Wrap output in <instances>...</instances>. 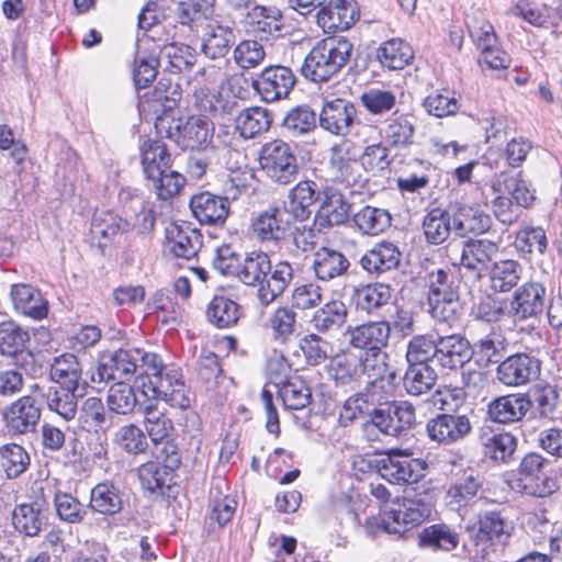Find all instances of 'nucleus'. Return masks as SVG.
Segmentation results:
<instances>
[{
  "label": "nucleus",
  "instance_id": "nucleus-45",
  "mask_svg": "<svg viewBox=\"0 0 562 562\" xmlns=\"http://www.w3.org/2000/svg\"><path fill=\"white\" fill-rule=\"evenodd\" d=\"M282 12L274 5H254L245 16L251 31L261 38H268L282 30Z\"/></svg>",
  "mask_w": 562,
  "mask_h": 562
},
{
  "label": "nucleus",
  "instance_id": "nucleus-20",
  "mask_svg": "<svg viewBox=\"0 0 562 562\" xmlns=\"http://www.w3.org/2000/svg\"><path fill=\"white\" fill-rule=\"evenodd\" d=\"M10 300L15 313L33 321H43L49 312V304L41 289L31 283H14L10 286Z\"/></svg>",
  "mask_w": 562,
  "mask_h": 562
},
{
  "label": "nucleus",
  "instance_id": "nucleus-5",
  "mask_svg": "<svg viewBox=\"0 0 562 562\" xmlns=\"http://www.w3.org/2000/svg\"><path fill=\"white\" fill-rule=\"evenodd\" d=\"M431 508V504L420 495L411 497L406 494L393 502L382 516L369 518L367 525L373 532L402 535L424 522L430 516Z\"/></svg>",
  "mask_w": 562,
  "mask_h": 562
},
{
  "label": "nucleus",
  "instance_id": "nucleus-13",
  "mask_svg": "<svg viewBox=\"0 0 562 562\" xmlns=\"http://www.w3.org/2000/svg\"><path fill=\"white\" fill-rule=\"evenodd\" d=\"M42 416L41 405L32 395H23L1 412L4 429L11 437L34 432Z\"/></svg>",
  "mask_w": 562,
  "mask_h": 562
},
{
  "label": "nucleus",
  "instance_id": "nucleus-42",
  "mask_svg": "<svg viewBox=\"0 0 562 562\" xmlns=\"http://www.w3.org/2000/svg\"><path fill=\"white\" fill-rule=\"evenodd\" d=\"M512 529L501 512L486 510L479 516L477 530L473 539L477 544L494 540L504 543L510 537Z\"/></svg>",
  "mask_w": 562,
  "mask_h": 562
},
{
  "label": "nucleus",
  "instance_id": "nucleus-4",
  "mask_svg": "<svg viewBox=\"0 0 562 562\" xmlns=\"http://www.w3.org/2000/svg\"><path fill=\"white\" fill-rule=\"evenodd\" d=\"M428 312L438 323H446L450 328L460 326L463 306L453 276L437 269L428 274Z\"/></svg>",
  "mask_w": 562,
  "mask_h": 562
},
{
  "label": "nucleus",
  "instance_id": "nucleus-28",
  "mask_svg": "<svg viewBox=\"0 0 562 562\" xmlns=\"http://www.w3.org/2000/svg\"><path fill=\"white\" fill-rule=\"evenodd\" d=\"M46 522V502L42 498L19 504L12 512L13 528L25 537L38 536Z\"/></svg>",
  "mask_w": 562,
  "mask_h": 562
},
{
  "label": "nucleus",
  "instance_id": "nucleus-14",
  "mask_svg": "<svg viewBox=\"0 0 562 562\" xmlns=\"http://www.w3.org/2000/svg\"><path fill=\"white\" fill-rule=\"evenodd\" d=\"M472 431L470 418L463 414H437L426 424V435L439 446H451L464 440Z\"/></svg>",
  "mask_w": 562,
  "mask_h": 562
},
{
  "label": "nucleus",
  "instance_id": "nucleus-48",
  "mask_svg": "<svg viewBox=\"0 0 562 562\" xmlns=\"http://www.w3.org/2000/svg\"><path fill=\"white\" fill-rule=\"evenodd\" d=\"M348 310L340 300H331L315 311L311 318L313 328L322 334L339 330L347 321Z\"/></svg>",
  "mask_w": 562,
  "mask_h": 562
},
{
  "label": "nucleus",
  "instance_id": "nucleus-47",
  "mask_svg": "<svg viewBox=\"0 0 562 562\" xmlns=\"http://www.w3.org/2000/svg\"><path fill=\"white\" fill-rule=\"evenodd\" d=\"M491 288L495 292L506 293L517 286L521 279L524 268L514 259H503L492 263L487 270Z\"/></svg>",
  "mask_w": 562,
  "mask_h": 562
},
{
  "label": "nucleus",
  "instance_id": "nucleus-18",
  "mask_svg": "<svg viewBox=\"0 0 562 562\" xmlns=\"http://www.w3.org/2000/svg\"><path fill=\"white\" fill-rule=\"evenodd\" d=\"M351 267V261L345 252L328 246L316 249L311 263L315 279L323 283L347 279Z\"/></svg>",
  "mask_w": 562,
  "mask_h": 562
},
{
  "label": "nucleus",
  "instance_id": "nucleus-38",
  "mask_svg": "<svg viewBox=\"0 0 562 562\" xmlns=\"http://www.w3.org/2000/svg\"><path fill=\"white\" fill-rule=\"evenodd\" d=\"M324 196L315 215L314 225L318 229H324L344 224L349 217L350 204L344 200L342 194L333 192L330 189L324 191Z\"/></svg>",
  "mask_w": 562,
  "mask_h": 562
},
{
  "label": "nucleus",
  "instance_id": "nucleus-11",
  "mask_svg": "<svg viewBox=\"0 0 562 562\" xmlns=\"http://www.w3.org/2000/svg\"><path fill=\"white\" fill-rule=\"evenodd\" d=\"M252 232L257 239L270 251L289 248L291 223L285 207L270 206L252 221Z\"/></svg>",
  "mask_w": 562,
  "mask_h": 562
},
{
  "label": "nucleus",
  "instance_id": "nucleus-53",
  "mask_svg": "<svg viewBox=\"0 0 562 562\" xmlns=\"http://www.w3.org/2000/svg\"><path fill=\"white\" fill-rule=\"evenodd\" d=\"M420 548L451 551L459 544V533L446 524H436L422 530L418 536Z\"/></svg>",
  "mask_w": 562,
  "mask_h": 562
},
{
  "label": "nucleus",
  "instance_id": "nucleus-2",
  "mask_svg": "<svg viewBox=\"0 0 562 562\" xmlns=\"http://www.w3.org/2000/svg\"><path fill=\"white\" fill-rule=\"evenodd\" d=\"M138 150L144 177L158 199L167 200L178 194L186 180L172 169L173 159L167 145L161 139L140 137Z\"/></svg>",
  "mask_w": 562,
  "mask_h": 562
},
{
  "label": "nucleus",
  "instance_id": "nucleus-35",
  "mask_svg": "<svg viewBox=\"0 0 562 562\" xmlns=\"http://www.w3.org/2000/svg\"><path fill=\"white\" fill-rule=\"evenodd\" d=\"M288 213L297 221H306L312 214V207L321 199L316 182L304 180L296 183L288 194Z\"/></svg>",
  "mask_w": 562,
  "mask_h": 562
},
{
  "label": "nucleus",
  "instance_id": "nucleus-30",
  "mask_svg": "<svg viewBox=\"0 0 562 562\" xmlns=\"http://www.w3.org/2000/svg\"><path fill=\"white\" fill-rule=\"evenodd\" d=\"M222 69L214 65L200 68L190 79L189 85L200 109L204 112H216L214 91L222 78Z\"/></svg>",
  "mask_w": 562,
  "mask_h": 562
},
{
  "label": "nucleus",
  "instance_id": "nucleus-33",
  "mask_svg": "<svg viewBox=\"0 0 562 562\" xmlns=\"http://www.w3.org/2000/svg\"><path fill=\"white\" fill-rule=\"evenodd\" d=\"M479 441L483 454L495 462H508L517 448V440L512 434L496 432L490 426L480 429Z\"/></svg>",
  "mask_w": 562,
  "mask_h": 562
},
{
  "label": "nucleus",
  "instance_id": "nucleus-55",
  "mask_svg": "<svg viewBox=\"0 0 562 562\" xmlns=\"http://www.w3.org/2000/svg\"><path fill=\"white\" fill-rule=\"evenodd\" d=\"M318 115L307 104L292 108L282 121V127L294 137L307 135L317 127Z\"/></svg>",
  "mask_w": 562,
  "mask_h": 562
},
{
  "label": "nucleus",
  "instance_id": "nucleus-61",
  "mask_svg": "<svg viewBox=\"0 0 562 562\" xmlns=\"http://www.w3.org/2000/svg\"><path fill=\"white\" fill-rule=\"evenodd\" d=\"M437 372L431 366L407 364L403 385L407 394L419 396L428 393L436 384Z\"/></svg>",
  "mask_w": 562,
  "mask_h": 562
},
{
  "label": "nucleus",
  "instance_id": "nucleus-26",
  "mask_svg": "<svg viewBox=\"0 0 562 562\" xmlns=\"http://www.w3.org/2000/svg\"><path fill=\"white\" fill-rule=\"evenodd\" d=\"M499 250V243L487 238H469L462 244L460 265L481 277L491 268L493 258Z\"/></svg>",
  "mask_w": 562,
  "mask_h": 562
},
{
  "label": "nucleus",
  "instance_id": "nucleus-12",
  "mask_svg": "<svg viewBox=\"0 0 562 562\" xmlns=\"http://www.w3.org/2000/svg\"><path fill=\"white\" fill-rule=\"evenodd\" d=\"M426 469V461L415 459L400 449L391 450L378 461L381 477L397 485L419 482L425 476Z\"/></svg>",
  "mask_w": 562,
  "mask_h": 562
},
{
  "label": "nucleus",
  "instance_id": "nucleus-43",
  "mask_svg": "<svg viewBox=\"0 0 562 562\" xmlns=\"http://www.w3.org/2000/svg\"><path fill=\"white\" fill-rule=\"evenodd\" d=\"M49 378L57 385L78 391L82 378V366L72 353H63L56 357L50 364Z\"/></svg>",
  "mask_w": 562,
  "mask_h": 562
},
{
  "label": "nucleus",
  "instance_id": "nucleus-52",
  "mask_svg": "<svg viewBox=\"0 0 562 562\" xmlns=\"http://www.w3.org/2000/svg\"><path fill=\"white\" fill-rule=\"evenodd\" d=\"M352 221L363 235L376 236L391 226L392 216L384 209L366 205L353 214Z\"/></svg>",
  "mask_w": 562,
  "mask_h": 562
},
{
  "label": "nucleus",
  "instance_id": "nucleus-49",
  "mask_svg": "<svg viewBox=\"0 0 562 562\" xmlns=\"http://www.w3.org/2000/svg\"><path fill=\"white\" fill-rule=\"evenodd\" d=\"M241 314L240 305L224 295H215L206 307L207 321L221 329L236 325Z\"/></svg>",
  "mask_w": 562,
  "mask_h": 562
},
{
  "label": "nucleus",
  "instance_id": "nucleus-1",
  "mask_svg": "<svg viewBox=\"0 0 562 562\" xmlns=\"http://www.w3.org/2000/svg\"><path fill=\"white\" fill-rule=\"evenodd\" d=\"M138 353L137 373L150 379L155 398H160L169 406L188 409L191 406L192 393L186 384L182 370L176 364H165L159 355L136 348Z\"/></svg>",
  "mask_w": 562,
  "mask_h": 562
},
{
  "label": "nucleus",
  "instance_id": "nucleus-46",
  "mask_svg": "<svg viewBox=\"0 0 562 562\" xmlns=\"http://www.w3.org/2000/svg\"><path fill=\"white\" fill-rule=\"evenodd\" d=\"M422 228L428 244L441 245L453 231L451 212L441 207L428 210L423 218Z\"/></svg>",
  "mask_w": 562,
  "mask_h": 562
},
{
  "label": "nucleus",
  "instance_id": "nucleus-15",
  "mask_svg": "<svg viewBox=\"0 0 562 562\" xmlns=\"http://www.w3.org/2000/svg\"><path fill=\"white\" fill-rule=\"evenodd\" d=\"M295 83L296 77L291 68L271 65L254 80L252 87L265 102L271 103L288 98Z\"/></svg>",
  "mask_w": 562,
  "mask_h": 562
},
{
  "label": "nucleus",
  "instance_id": "nucleus-24",
  "mask_svg": "<svg viewBox=\"0 0 562 562\" xmlns=\"http://www.w3.org/2000/svg\"><path fill=\"white\" fill-rule=\"evenodd\" d=\"M436 342L438 351L435 362L443 369L463 368L473 356L469 340L460 334H436Z\"/></svg>",
  "mask_w": 562,
  "mask_h": 562
},
{
  "label": "nucleus",
  "instance_id": "nucleus-58",
  "mask_svg": "<svg viewBox=\"0 0 562 562\" xmlns=\"http://www.w3.org/2000/svg\"><path fill=\"white\" fill-rule=\"evenodd\" d=\"M526 394L530 409L535 407L541 418H554L559 403L557 386L549 383H538L531 386Z\"/></svg>",
  "mask_w": 562,
  "mask_h": 562
},
{
  "label": "nucleus",
  "instance_id": "nucleus-64",
  "mask_svg": "<svg viewBox=\"0 0 562 562\" xmlns=\"http://www.w3.org/2000/svg\"><path fill=\"white\" fill-rule=\"evenodd\" d=\"M46 405L50 412L69 422L78 413L77 391L64 387L49 386L46 394Z\"/></svg>",
  "mask_w": 562,
  "mask_h": 562
},
{
  "label": "nucleus",
  "instance_id": "nucleus-37",
  "mask_svg": "<svg viewBox=\"0 0 562 562\" xmlns=\"http://www.w3.org/2000/svg\"><path fill=\"white\" fill-rule=\"evenodd\" d=\"M453 232L459 237L469 234L481 235L487 232L492 225V218L483 211L470 205H459L452 213Z\"/></svg>",
  "mask_w": 562,
  "mask_h": 562
},
{
  "label": "nucleus",
  "instance_id": "nucleus-31",
  "mask_svg": "<svg viewBox=\"0 0 562 562\" xmlns=\"http://www.w3.org/2000/svg\"><path fill=\"white\" fill-rule=\"evenodd\" d=\"M294 279V268L288 260L272 263V269L266 278V283L257 290V299L263 306L270 305L281 296Z\"/></svg>",
  "mask_w": 562,
  "mask_h": 562
},
{
  "label": "nucleus",
  "instance_id": "nucleus-63",
  "mask_svg": "<svg viewBox=\"0 0 562 562\" xmlns=\"http://www.w3.org/2000/svg\"><path fill=\"white\" fill-rule=\"evenodd\" d=\"M513 246L522 258L535 251L544 255L548 248L546 231L541 226H525L516 233Z\"/></svg>",
  "mask_w": 562,
  "mask_h": 562
},
{
  "label": "nucleus",
  "instance_id": "nucleus-44",
  "mask_svg": "<svg viewBox=\"0 0 562 562\" xmlns=\"http://www.w3.org/2000/svg\"><path fill=\"white\" fill-rule=\"evenodd\" d=\"M506 348V339L501 330L492 329L471 346L472 358L479 368H488L499 363Z\"/></svg>",
  "mask_w": 562,
  "mask_h": 562
},
{
  "label": "nucleus",
  "instance_id": "nucleus-22",
  "mask_svg": "<svg viewBox=\"0 0 562 562\" xmlns=\"http://www.w3.org/2000/svg\"><path fill=\"white\" fill-rule=\"evenodd\" d=\"M328 165L334 182L347 188L362 183V165L346 144L330 148Z\"/></svg>",
  "mask_w": 562,
  "mask_h": 562
},
{
  "label": "nucleus",
  "instance_id": "nucleus-21",
  "mask_svg": "<svg viewBox=\"0 0 562 562\" xmlns=\"http://www.w3.org/2000/svg\"><path fill=\"white\" fill-rule=\"evenodd\" d=\"M346 335L349 346L364 352L381 351L389 345L391 325L387 321L368 322L349 326Z\"/></svg>",
  "mask_w": 562,
  "mask_h": 562
},
{
  "label": "nucleus",
  "instance_id": "nucleus-29",
  "mask_svg": "<svg viewBox=\"0 0 562 562\" xmlns=\"http://www.w3.org/2000/svg\"><path fill=\"white\" fill-rule=\"evenodd\" d=\"M529 411V400L525 393L502 395L487 405V415L491 420L504 425L522 420Z\"/></svg>",
  "mask_w": 562,
  "mask_h": 562
},
{
  "label": "nucleus",
  "instance_id": "nucleus-62",
  "mask_svg": "<svg viewBox=\"0 0 562 562\" xmlns=\"http://www.w3.org/2000/svg\"><path fill=\"white\" fill-rule=\"evenodd\" d=\"M108 367L112 380L124 382L137 373L138 353L135 349H119L112 353L102 356Z\"/></svg>",
  "mask_w": 562,
  "mask_h": 562
},
{
  "label": "nucleus",
  "instance_id": "nucleus-19",
  "mask_svg": "<svg viewBox=\"0 0 562 562\" xmlns=\"http://www.w3.org/2000/svg\"><path fill=\"white\" fill-rule=\"evenodd\" d=\"M546 286L541 282L528 281L518 286L509 302V315L517 321L536 318L546 307Z\"/></svg>",
  "mask_w": 562,
  "mask_h": 562
},
{
  "label": "nucleus",
  "instance_id": "nucleus-34",
  "mask_svg": "<svg viewBox=\"0 0 562 562\" xmlns=\"http://www.w3.org/2000/svg\"><path fill=\"white\" fill-rule=\"evenodd\" d=\"M391 285L373 282L355 288L352 301L357 311L368 315H376L392 299Z\"/></svg>",
  "mask_w": 562,
  "mask_h": 562
},
{
  "label": "nucleus",
  "instance_id": "nucleus-10",
  "mask_svg": "<svg viewBox=\"0 0 562 562\" xmlns=\"http://www.w3.org/2000/svg\"><path fill=\"white\" fill-rule=\"evenodd\" d=\"M243 187L236 184L233 179L224 183V196L210 192H201L192 196L190 207L194 217L206 225H223L231 210V201L238 199Z\"/></svg>",
  "mask_w": 562,
  "mask_h": 562
},
{
  "label": "nucleus",
  "instance_id": "nucleus-7",
  "mask_svg": "<svg viewBox=\"0 0 562 562\" xmlns=\"http://www.w3.org/2000/svg\"><path fill=\"white\" fill-rule=\"evenodd\" d=\"M550 461L539 452H529L517 469V486L526 495L544 498L560 488L555 476L546 471Z\"/></svg>",
  "mask_w": 562,
  "mask_h": 562
},
{
  "label": "nucleus",
  "instance_id": "nucleus-23",
  "mask_svg": "<svg viewBox=\"0 0 562 562\" xmlns=\"http://www.w3.org/2000/svg\"><path fill=\"white\" fill-rule=\"evenodd\" d=\"M401 260L400 248L392 241L382 240L360 257L359 265L369 276L378 278L396 270Z\"/></svg>",
  "mask_w": 562,
  "mask_h": 562
},
{
  "label": "nucleus",
  "instance_id": "nucleus-3",
  "mask_svg": "<svg viewBox=\"0 0 562 562\" xmlns=\"http://www.w3.org/2000/svg\"><path fill=\"white\" fill-rule=\"evenodd\" d=\"M353 44L346 37H327L317 42L305 56L300 74L315 83L329 81L347 65Z\"/></svg>",
  "mask_w": 562,
  "mask_h": 562
},
{
  "label": "nucleus",
  "instance_id": "nucleus-27",
  "mask_svg": "<svg viewBox=\"0 0 562 562\" xmlns=\"http://www.w3.org/2000/svg\"><path fill=\"white\" fill-rule=\"evenodd\" d=\"M166 239L169 252L186 260L196 257L203 244L201 233L188 223H171L166 228Z\"/></svg>",
  "mask_w": 562,
  "mask_h": 562
},
{
  "label": "nucleus",
  "instance_id": "nucleus-41",
  "mask_svg": "<svg viewBox=\"0 0 562 562\" xmlns=\"http://www.w3.org/2000/svg\"><path fill=\"white\" fill-rule=\"evenodd\" d=\"M182 91L180 85L172 82L171 79L161 78L154 90L144 95L142 104L147 103L150 111L162 113L161 116L168 115L167 112L172 111L181 100Z\"/></svg>",
  "mask_w": 562,
  "mask_h": 562
},
{
  "label": "nucleus",
  "instance_id": "nucleus-40",
  "mask_svg": "<svg viewBox=\"0 0 562 562\" xmlns=\"http://www.w3.org/2000/svg\"><path fill=\"white\" fill-rule=\"evenodd\" d=\"M272 269V262L267 252L255 250L241 259L236 279L247 286H258L266 283V278Z\"/></svg>",
  "mask_w": 562,
  "mask_h": 562
},
{
  "label": "nucleus",
  "instance_id": "nucleus-51",
  "mask_svg": "<svg viewBox=\"0 0 562 562\" xmlns=\"http://www.w3.org/2000/svg\"><path fill=\"white\" fill-rule=\"evenodd\" d=\"M270 112L261 106H251L243 110L236 117L235 130L245 139L255 138L267 132L271 125Z\"/></svg>",
  "mask_w": 562,
  "mask_h": 562
},
{
  "label": "nucleus",
  "instance_id": "nucleus-16",
  "mask_svg": "<svg viewBox=\"0 0 562 562\" xmlns=\"http://www.w3.org/2000/svg\"><path fill=\"white\" fill-rule=\"evenodd\" d=\"M541 373V361L527 352H518L498 363L497 380L506 386H521L537 380Z\"/></svg>",
  "mask_w": 562,
  "mask_h": 562
},
{
  "label": "nucleus",
  "instance_id": "nucleus-57",
  "mask_svg": "<svg viewBox=\"0 0 562 562\" xmlns=\"http://www.w3.org/2000/svg\"><path fill=\"white\" fill-rule=\"evenodd\" d=\"M436 335H414L407 342L405 359L407 364L431 366L437 355Z\"/></svg>",
  "mask_w": 562,
  "mask_h": 562
},
{
  "label": "nucleus",
  "instance_id": "nucleus-50",
  "mask_svg": "<svg viewBox=\"0 0 562 562\" xmlns=\"http://www.w3.org/2000/svg\"><path fill=\"white\" fill-rule=\"evenodd\" d=\"M376 58L383 67L390 70H401L413 60L414 52L408 43L400 38H392L380 45L376 49Z\"/></svg>",
  "mask_w": 562,
  "mask_h": 562
},
{
  "label": "nucleus",
  "instance_id": "nucleus-32",
  "mask_svg": "<svg viewBox=\"0 0 562 562\" xmlns=\"http://www.w3.org/2000/svg\"><path fill=\"white\" fill-rule=\"evenodd\" d=\"M327 370L336 386L353 389L362 379L361 357L350 350H344L330 359Z\"/></svg>",
  "mask_w": 562,
  "mask_h": 562
},
{
  "label": "nucleus",
  "instance_id": "nucleus-60",
  "mask_svg": "<svg viewBox=\"0 0 562 562\" xmlns=\"http://www.w3.org/2000/svg\"><path fill=\"white\" fill-rule=\"evenodd\" d=\"M277 389L286 409H303L312 402V391L301 376L286 379L285 382Z\"/></svg>",
  "mask_w": 562,
  "mask_h": 562
},
{
  "label": "nucleus",
  "instance_id": "nucleus-56",
  "mask_svg": "<svg viewBox=\"0 0 562 562\" xmlns=\"http://www.w3.org/2000/svg\"><path fill=\"white\" fill-rule=\"evenodd\" d=\"M30 341V334L12 319L0 323V353L15 358L21 355Z\"/></svg>",
  "mask_w": 562,
  "mask_h": 562
},
{
  "label": "nucleus",
  "instance_id": "nucleus-39",
  "mask_svg": "<svg viewBox=\"0 0 562 562\" xmlns=\"http://www.w3.org/2000/svg\"><path fill=\"white\" fill-rule=\"evenodd\" d=\"M138 411L144 416L146 434L155 445L169 437L173 423L166 411L159 407L157 400L138 404Z\"/></svg>",
  "mask_w": 562,
  "mask_h": 562
},
{
  "label": "nucleus",
  "instance_id": "nucleus-8",
  "mask_svg": "<svg viewBox=\"0 0 562 562\" xmlns=\"http://www.w3.org/2000/svg\"><path fill=\"white\" fill-rule=\"evenodd\" d=\"M416 422V411L407 401H392L384 406L373 408L370 420L363 424V430L369 434L378 428L385 436L398 437L409 430ZM370 437V435H368Z\"/></svg>",
  "mask_w": 562,
  "mask_h": 562
},
{
  "label": "nucleus",
  "instance_id": "nucleus-6",
  "mask_svg": "<svg viewBox=\"0 0 562 562\" xmlns=\"http://www.w3.org/2000/svg\"><path fill=\"white\" fill-rule=\"evenodd\" d=\"M155 128L181 149L206 150L213 146L214 124L206 116L193 115L186 122L169 115L158 116Z\"/></svg>",
  "mask_w": 562,
  "mask_h": 562
},
{
  "label": "nucleus",
  "instance_id": "nucleus-25",
  "mask_svg": "<svg viewBox=\"0 0 562 562\" xmlns=\"http://www.w3.org/2000/svg\"><path fill=\"white\" fill-rule=\"evenodd\" d=\"M360 16L357 1L330 0L317 12V23L327 32L346 31Z\"/></svg>",
  "mask_w": 562,
  "mask_h": 562
},
{
  "label": "nucleus",
  "instance_id": "nucleus-9",
  "mask_svg": "<svg viewBox=\"0 0 562 562\" xmlns=\"http://www.w3.org/2000/svg\"><path fill=\"white\" fill-rule=\"evenodd\" d=\"M259 161L267 177L276 183L289 184L299 175V158L295 149L281 139L265 144L260 151Z\"/></svg>",
  "mask_w": 562,
  "mask_h": 562
},
{
  "label": "nucleus",
  "instance_id": "nucleus-59",
  "mask_svg": "<svg viewBox=\"0 0 562 562\" xmlns=\"http://www.w3.org/2000/svg\"><path fill=\"white\" fill-rule=\"evenodd\" d=\"M427 114L441 119L454 115L460 109L457 92L449 88L431 91L422 103Z\"/></svg>",
  "mask_w": 562,
  "mask_h": 562
},
{
  "label": "nucleus",
  "instance_id": "nucleus-54",
  "mask_svg": "<svg viewBox=\"0 0 562 562\" xmlns=\"http://www.w3.org/2000/svg\"><path fill=\"white\" fill-rule=\"evenodd\" d=\"M159 61L165 65V70L179 74L195 64L196 52L187 44L170 43L160 50Z\"/></svg>",
  "mask_w": 562,
  "mask_h": 562
},
{
  "label": "nucleus",
  "instance_id": "nucleus-36",
  "mask_svg": "<svg viewBox=\"0 0 562 562\" xmlns=\"http://www.w3.org/2000/svg\"><path fill=\"white\" fill-rule=\"evenodd\" d=\"M121 488L113 482L98 483L90 492L89 508L102 516H115L124 506Z\"/></svg>",
  "mask_w": 562,
  "mask_h": 562
},
{
  "label": "nucleus",
  "instance_id": "nucleus-17",
  "mask_svg": "<svg viewBox=\"0 0 562 562\" xmlns=\"http://www.w3.org/2000/svg\"><path fill=\"white\" fill-rule=\"evenodd\" d=\"M319 126L336 136H348L358 124L355 103L342 98L326 101L318 114Z\"/></svg>",
  "mask_w": 562,
  "mask_h": 562
}]
</instances>
